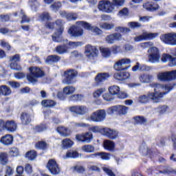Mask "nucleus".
Returning a JSON list of instances; mask_svg holds the SVG:
<instances>
[{
	"instance_id": "nucleus-1",
	"label": "nucleus",
	"mask_w": 176,
	"mask_h": 176,
	"mask_svg": "<svg viewBox=\"0 0 176 176\" xmlns=\"http://www.w3.org/2000/svg\"><path fill=\"white\" fill-rule=\"evenodd\" d=\"M150 87L154 89L153 92H148L147 95H142L139 96L138 102L141 104H146L151 100L154 104H159L162 102V98L171 91L174 87L170 84L162 85L157 82H151L149 84Z\"/></svg>"
},
{
	"instance_id": "nucleus-2",
	"label": "nucleus",
	"mask_w": 176,
	"mask_h": 176,
	"mask_svg": "<svg viewBox=\"0 0 176 176\" xmlns=\"http://www.w3.org/2000/svg\"><path fill=\"white\" fill-rule=\"evenodd\" d=\"M45 27L46 28H49V30L57 28L52 35V41L54 42H63L61 37L63 32H64V23H63V20L57 19L55 22H48L45 24Z\"/></svg>"
},
{
	"instance_id": "nucleus-3",
	"label": "nucleus",
	"mask_w": 176,
	"mask_h": 176,
	"mask_svg": "<svg viewBox=\"0 0 176 176\" xmlns=\"http://www.w3.org/2000/svg\"><path fill=\"white\" fill-rule=\"evenodd\" d=\"M140 47H142V49H148V47H150L148 50V61H150V63L155 64L160 61V52L157 47H152L153 46V43L152 42L142 43L140 44Z\"/></svg>"
},
{
	"instance_id": "nucleus-4",
	"label": "nucleus",
	"mask_w": 176,
	"mask_h": 176,
	"mask_svg": "<svg viewBox=\"0 0 176 176\" xmlns=\"http://www.w3.org/2000/svg\"><path fill=\"white\" fill-rule=\"evenodd\" d=\"M45 76V72L41 68L36 67H30V73L27 74V79L31 83L38 82V78Z\"/></svg>"
},
{
	"instance_id": "nucleus-5",
	"label": "nucleus",
	"mask_w": 176,
	"mask_h": 176,
	"mask_svg": "<svg viewBox=\"0 0 176 176\" xmlns=\"http://www.w3.org/2000/svg\"><path fill=\"white\" fill-rule=\"evenodd\" d=\"M105 118H107V112L105 110L99 109L92 113L88 120H91V122H104Z\"/></svg>"
},
{
	"instance_id": "nucleus-6",
	"label": "nucleus",
	"mask_w": 176,
	"mask_h": 176,
	"mask_svg": "<svg viewBox=\"0 0 176 176\" xmlns=\"http://www.w3.org/2000/svg\"><path fill=\"white\" fill-rule=\"evenodd\" d=\"M127 112H129V107L123 105H116L111 107L107 109V113L109 115H113V113H116L117 115H127Z\"/></svg>"
},
{
	"instance_id": "nucleus-7",
	"label": "nucleus",
	"mask_w": 176,
	"mask_h": 176,
	"mask_svg": "<svg viewBox=\"0 0 176 176\" xmlns=\"http://www.w3.org/2000/svg\"><path fill=\"white\" fill-rule=\"evenodd\" d=\"M157 78L162 82H171L176 79V70L164 72L157 74Z\"/></svg>"
},
{
	"instance_id": "nucleus-8",
	"label": "nucleus",
	"mask_w": 176,
	"mask_h": 176,
	"mask_svg": "<svg viewBox=\"0 0 176 176\" xmlns=\"http://www.w3.org/2000/svg\"><path fill=\"white\" fill-rule=\"evenodd\" d=\"M162 42L166 45H170L171 46H176V33L170 32L162 34L160 36Z\"/></svg>"
},
{
	"instance_id": "nucleus-9",
	"label": "nucleus",
	"mask_w": 176,
	"mask_h": 176,
	"mask_svg": "<svg viewBox=\"0 0 176 176\" xmlns=\"http://www.w3.org/2000/svg\"><path fill=\"white\" fill-rule=\"evenodd\" d=\"M98 9L101 12L112 13L115 10V7H113V3L109 0H101L98 3Z\"/></svg>"
},
{
	"instance_id": "nucleus-10",
	"label": "nucleus",
	"mask_w": 176,
	"mask_h": 176,
	"mask_svg": "<svg viewBox=\"0 0 176 176\" xmlns=\"http://www.w3.org/2000/svg\"><path fill=\"white\" fill-rule=\"evenodd\" d=\"M131 63V60L130 58H122L117 62L115 63L113 68L116 71H126V69H129L130 65L126 66L129 64Z\"/></svg>"
},
{
	"instance_id": "nucleus-11",
	"label": "nucleus",
	"mask_w": 176,
	"mask_h": 176,
	"mask_svg": "<svg viewBox=\"0 0 176 176\" xmlns=\"http://www.w3.org/2000/svg\"><path fill=\"white\" fill-rule=\"evenodd\" d=\"M81 27H83V25H79L78 22H76V25H73L69 28L68 34L74 38L82 36V35H83V30Z\"/></svg>"
},
{
	"instance_id": "nucleus-12",
	"label": "nucleus",
	"mask_w": 176,
	"mask_h": 176,
	"mask_svg": "<svg viewBox=\"0 0 176 176\" xmlns=\"http://www.w3.org/2000/svg\"><path fill=\"white\" fill-rule=\"evenodd\" d=\"M78 75V72L76 70L74 69H69L67 71H65L64 72V76L65 78L63 80V83H65V85H72L74 83V79L76 78V76Z\"/></svg>"
},
{
	"instance_id": "nucleus-13",
	"label": "nucleus",
	"mask_w": 176,
	"mask_h": 176,
	"mask_svg": "<svg viewBox=\"0 0 176 176\" xmlns=\"http://www.w3.org/2000/svg\"><path fill=\"white\" fill-rule=\"evenodd\" d=\"M78 25H82L83 28L88 30V31H91L95 35H101L102 34V30L96 26H91V25L87 22L83 21H77Z\"/></svg>"
},
{
	"instance_id": "nucleus-14",
	"label": "nucleus",
	"mask_w": 176,
	"mask_h": 176,
	"mask_svg": "<svg viewBox=\"0 0 176 176\" xmlns=\"http://www.w3.org/2000/svg\"><path fill=\"white\" fill-rule=\"evenodd\" d=\"M85 56L89 60H94L95 57L98 56V49L95 46L88 45L85 47Z\"/></svg>"
},
{
	"instance_id": "nucleus-15",
	"label": "nucleus",
	"mask_w": 176,
	"mask_h": 176,
	"mask_svg": "<svg viewBox=\"0 0 176 176\" xmlns=\"http://www.w3.org/2000/svg\"><path fill=\"white\" fill-rule=\"evenodd\" d=\"M47 168L52 175H58L60 174V166H58V164L54 160H50L48 161Z\"/></svg>"
},
{
	"instance_id": "nucleus-16",
	"label": "nucleus",
	"mask_w": 176,
	"mask_h": 176,
	"mask_svg": "<svg viewBox=\"0 0 176 176\" xmlns=\"http://www.w3.org/2000/svg\"><path fill=\"white\" fill-rule=\"evenodd\" d=\"M69 111L76 115H86L89 112V108L86 106H72Z\"/></svg>"
},
{
	"instance_id": "nucleus-17",
	"label": "nucleus",
	"mask_w": 176,
	"mask_h": 176,
	"mask_svg": "<svg viewBox=\"0 0 176 176\" xmlns=\"http://www.w3.org/2000/svg\"><path fill=\"white\" fill-rule=\"evenodd\" d=\"M110 76L111 75H109V73H98L95 77L96 86H101V85H102L105 80H108V79H109Z\"/></svg>"
},
{
	"instance_id": "nucleus-18",
	"label": "nucleus",
	"mask_w": 176,
	"mask_h": 176,
	"mask_svg": "<svg viewBox=\"0 0 176 176\" xmlns=\"http://www.w3.org/2000/svg\"><path fill=\"white\" fill-rule=\"evenodd\" d=\"M93 138V133H91V132H87L82 135H76V140H77V141L87 142V144H89V142H91Z\"/></svg>"
},
{
	"instance_id": "nucleus-19",
	"label": "nucleus",
	"mask_w": 176,
	"mask_h": 176,
	"mask_svg": "<svg viewBox=\"0 0 176 176\" xmlns=\"http://www.w3.org/2000/svg\"><path fill=\"white\" fill-rule=\"evenodd\" d=\"M154 38H156V34L144 32L140 36L135 37L134 41L135 42H141V41H148L154 39Z\"/></svg>"
},
{
	"instance_id": "nucleus-20",
	"label": "nucleus",
	"mask_w": 176,
	"mask_h": 176,
	"mask_svg": "<svg viewBox=\"0 0 176 176\" xmlns=\"http://www.w3.org/2000/svg\"><path fill=\"white\" fill-rule=\"evenodd\" d=\"M154 38H156V34L144 32L140 36L135 37L134 41L135 42H141V41H148L154 39Z\"/></svg>"
},
{
	"instance_id": "nucleus-21",
	"label": "nucleus",
	"mask_w": 176,
	"mask_h": 176,
	"mask_svg": "<svg viewBox=\"0 0 176 176\" xmlns=\"http://www.w3.org/2000/svg\"><path fill=\"white\" fill-rule=\"evenodd\" d=\"M102 132L104 133V135L110 140H116V138H118V135H119L118 131L109 128H104L102 129Z\"/></svg>"
},
{
	"instance_id": "nucleus-22",
	"label": "nucleus",
	"mask_w": 176,
	"mask_h": 176,
	"mask_svg": "<svg viewBox=\"0 0 176 176\" xmlns=\"http://www.w3.org/2000/svg\"><path fill=\"white\" fill-rule=\"evenodd\" d=\"M105 41L107 43L112 45L115 43V41H122V34L120 33H113L107 36Z\"/></svg>"
},
{
	"instance_id": "nucleus-23",
	"label": "nucleus",
	"mask_w": 176,
	"mask_h": 176,
	"mask_svg": "<svg viewBox=\"0 0 176 176\" xmlns=\"http://www.w3.org/2000/svg\"><path fill=\"white\" fill-rule=\"evenodd\" d=\"M139 80L141 83H151L153 80V76L148 74H142L139 76Z\"/></svg>"
},
{
	"instance_id": "nucleus-24",
	"label": "nucleus",
	"mask_w": 176,
	"mask_h": 176,
	"mask_svg": "<svg viewBox=\"0 0 176 176\" xmlns=\"http://www.w3.org/2000/svg\"><path fill=\"white\" fill-rule=\"evenodd\" d=\"M6 129L8 131H10L11 133H14L16 131L17 129V124L13 120H8L6 122Z\"/></svg>"
},
{
	"instance_id": "nucleus-25",
	"label": "nucleus",
	"mask_w": 176,
	"mask_h": 176,
	"mask_svg": "<svg viewBox=\"0 0 176 176\" xmlns=\"http://www.w3.org/2000/svg\"><path fill=\"white\" fill-rule=\"evenodd\" d=\"M113 77L114 79H116L117 80H126V79H129V78H130V73L126 72L116 73Z\"/></svg>"
},
{
	"instance_id": "nucleus-26",
	"label": "nucleus",
	"mask_w": 176,
	"mask_h": 176,
	"mask_svg": "<svg viewBox=\"0 0 176 176\" xmlns=\"http://www.w3.org/2000/svg\"><path fill=\"white\" fill-rule=\"evenodd\" d=\"M12 94V89L7 85L0 86V96H4V97H8Z\"/></svg>"
},
{
	"instance_id": "nucleus-27",
	"label": "nucleus",
	"mask_w": 176,
	"mask_h": 176,
	"mask_svg": "<svg viewBox=\"0 0 176 176\" xmlns=\"http://www.w3.org/2000/svg\"><path fill=\"white\" fill-rule=\"evenodd\" d=\"M22 124L27 125L31 123V115L28 113H22L21 114V118Z\"/></svg>"
},
{
	"instance_id": "nucleus-28",
	"label": "nucleus",
	"mask_w": 176,
	"mask_h": 176,
	"mask_svg": "<svg viewBox=\"0 0 176 176\" xmlns=\"http://www.w3.org/2000/svg\"><path fill=\"white\" fill-rule=\"evenodd\" d=\"M0 142L3 144V145H10L13 142V136H12V135H6L1 137Z\"/></svg>"
},
{
	"instance_id": "nucleus-29",
	"label": "nucleus",
	"mask_w": 176,
	"mask_h": 176,
	"mask_svg": "<svg viewBox=\"0 0 176 176\" xmlns=\"http://www.w3.org/2000/svg\"><path fill=\"white\" fill-rule=\"evenodd\" d=\"M29 5L32 12H38L39 10V6H41V3L38 0H29Z\"/></svg>"
},
{
	"instance_id": "nucleus-30",
	"label": "nucleus",
	"mask_w": 176,
	"mask_h": 176,
	"mask_svg": "<svg viewBox=\"0 0 176 176\" xmlns=\"http://www.w3.org/2000/svg\"><path fill=\"white\" fill-rule=\"evenodd\" d=\"M57 131L62 137H68L71 134V130L64 126H59L57 128Z\"/></svg>"
},
{
	"instance_id": "nucleus-31",
	"label": "nucleus",
	"mask_w": 176,
	"mask_h": 176,
	"mask_svg": "<svg viewBox=\"0 0 176 176\" xmlns=\"http://www.w3.org/2000/svg\"><path fill=\"white\" fill-rule=\"evenodd\" d=\"M103 146L107 151H113L115 149V142L112 140H104Z\"/></svg>"
},
{
	"instance_id": "nucleus-32",
	"label": "nucleus",
	"mask_w": 176,
	"mask_h": 176,
	"mask_svg": "<svg viewBox=\"0 0 176 176\" xmlns=\"http://www.w3.org/2000/svg\"><path fill=\"white\" fill-rule=\"evenodd\" d=\"M143 8L146 9V10H149L150 12H153L154 10H157L159 9V5L157 4H153L148 2L144 4H143Z\"/></svg>"
},
{
	"instance_id": "nucleus-33",
	"label": "nucleus",
	"mask_w": 176,
	"mask_h": 176,
	"mask_svg": "<svg viewBox=\"0 0 176 176\" xmlns=\"http://www.w3.org/2000/svg\"><path fill=\"white\" fill-rule=\"evenodd\" d=\"M55 51L58 54H64L68 52V46H67V45H58Z\"/></svg>"
},
{
	"instance_id": "nucleus-34",
	"label": "nucleus",
	"mask_w": 176,
	"mask_h": 176,
	"mask_svg": "<svg viewBox=\"0 0 176 176\" xmlns=\"http://www.w3.org/2000/svg\"><path fill=\"white\" fill-rule=\"evenodd\" d=\"M100 156L102 160H109L111 159V154L107 153H96L91 155V157H96Z\"/></svg>"
},
{
	"instance_id": "nucleus-35",
	"label": "nucleus",
	"mask_w": 176,
	"mask_h": 176,
	"mask_svg": "<svg viewBox=\"0 0 176 176\" xmlns=\"http://www.w3.org/2000/svg\"><path fill=\"white\" fill-rule=\"evenodd\" d=\"M9 162V156L6 153H0V163L3 166H6Z\"/></svg>"
},
{
	"instance_id": "nucleus-36",
	"label": "nucleus",
	"mask_w": 176,
	"mask_h": 176,
	"mask_svg": "<svg viewBox=\"0 0 176 176\" xmlns=\"http://www.w3.org/2000/svg\"><path fill=\"white\" fill-rule=\"evenodd\" d=\"M74 145V142L70 139L66 138L62 140V148L63 149H68Z\"/></svg>"
},
{
	"instance_id": "nucleus-37",
	"label": "nucleus",
	"mask_w": 176,
	"mask_h": 176,
	"mask_svg": "<svg viewBox=\"0 0 176 176\" xmlns=\"http://www.w3.org/2000/svg\"><path fill=\"white\" fill-rule=\"evenodd\" d=\"M41 104L43 107H45V108H50L56 105V102L52 100H44L41 102Z\"/></svg>"
},
{
	"instance_id": "nucleus-38",
	"label": "nucleus",
	"mask_w": 176,
	"mask_h": 176,
	"mask_svg": "<svg viewBox=\"0 0 176 176\" xmlns=\"http://www.w3.org/2000/svg\"><path fill=\"white\" fill-rule=\"evenodd\" d=\"M25 157L28 158V160H35L36 158V151L34 150L28 151L25 154Z\"/></svg>"
},
{
	"instance_id": "nucleus-39",
	"label": "nucleus",
	"mask_w": 176,
	"mask_h": 176,
	"mask_svg": "<svg viewBox=\"0 0 176 176\" xmlns=\"http://www.w3.org/2000/svg\"><path fill=\"white\" fill-rule=\"evenodd\" d=\"M61 60V57L57 55H51L47 58V63H58Z\"/></svg>"
},
{
	"instance_id": "nucleus-40",
	"label": "nucleus",
	"mask_w": 176,
	"mask_h": 176,
	"mask_svg": "<svg viewBox=\"0 0 176 176\" xmlns=\"http://www.w3.org/2000/svg\"><path fill=\"white\" fill-rule=\"evenodd\" d=\"M109 93L113 96H116V94H119V91H120V88L118 85H113L109 88Z\"/></svg>"
},
{
	"instance_id": "nucleus-41",
	"label": "nucleus",
	"mask_w": 176,
	"mask_h": 176,
	"mask_svg": "<svg viewBox=\"0 0 176 176\" xmlns=\"http://www.w3.org/2000/svg\"><path fill=\"white\" fill-rule=\"evenodd\" d=\"M134 120L135 124H145L146 123V118L142 116H136L134 117Z\"/></svg>"
},
{
	"instance_id": "nucleus-42",
	"label": "nucleus",
	"mask_w": 176,
	"mask_h": 176,
	"mask_svg": "<svg viewBox=\"0 0 176 176\" xmlns=\"http://www.w3.org/2000/svg\"><path fill=\"white\" fill-rule=\"evenodd\" d=\"M140 152L143 156H146L149 153V148L145 144H142L140 147Z\"/></svg>"
},
{
	"instance_id": "nucleus-43",
	"label": "nucleus",
	"mask_w": 176,
	"mask_h": 176,
	"mask_svg": "<svg viewBox=\"0 0 176 176\" xmlns=\"http://www.w3.org/2000/svg\"><path fill=\"white\" fill-rule=\"evenodd\" d=\"M75 87L72 86H67L63 89V93L67 96H69V94H73V93H75Z\"/></svg>"
},
{
	"instance_id": "nucleus-44",
	"label": "nucleus",
	"mask_w": 176,
	"mask_h": 176,
	"mask_svg": "<svg viewBox=\"0 0 176 176\" xmlns=\"http://www.w3.org/2000/svg\"><path fill=\"white\" fill-rule=\"evenodd\" d=\"M39 19H41L42 21H49L52 20V16L49 12H43L40 14Z\"/></svg>"
},
{
	"instance_id": "nucleus-45",
	"label": "nucleus",
	"mask_w": 176,
	"mask_h": 176,
	"mask_svg": "<svg viewBox=\"0 0 176 176\" xmlns=\"http://www.w3.org/2000/svg\"><path fill=\"white\" fill-rule=\"evenodd\" d=\"M82 150L87 153H92V152H94V146L90 144L84 145L82 146Z\"/></svg>"
},
{
	"instance_id": "nucleus-46",
	"label": "nucleus",
	"mask_w": 176,
	"mask_h": 176,
	"mask_svg": "<svg viewBox=\"0 0 176 176\" xmlns=\"http://www.w3.org/2000/svg\"><path fill=\"white\" fill-rule=\"evenodd\" d=\"M102 170L105 174H107L108 176H116V175L112 171V169L109 168L108 166H102Z\"/></svg>"
},
{
	"instance_id": "nucleus-47",
	"label": "nucleus",
	"mask_w": 176,
	"mask_h": 176,
	"mask_svg": "<svg viewBox=\"0 0 176 176\" xmlns=\"http://www.w3.org/2000/svg\"><path fill=\"white\" fill-rule=\"evenodd\" d=\"M102 56L105 58L111 56V50L109 48H100Z\"/></svg>"
},
{
	"instance_id": "nucleus-48",
	"label": "nucleus",
	"mask_w": 176,
	"mask_h": 176,
	"mask_svg": "<svg viewBox=\"0 0 176 176\" xmlns=\"http://www.w3.org/2000/svg\"><path fill=\"white\" fill-rule=\"evenodd\" d=\"M128 27L132 28V30H134L135 28H141V27H142V25H141V23H140L139 22H129L128 23Z\"/></svg>"
},
{
	"instance_id": "nucleus-49",
	"label": "nucleus",
	"mask_w": 176,
	"mask_h": 176,
	"mask_svg": "<svg viewBox=\"0 0 176 176\" xmlns=\"http://www.w3.org/2000/svg\"><path fill=\"white\" fill-rule=\"evenodd\" d=\"M102 93H105L104 88H100V89H97L96 91H95L94 92V98H98L100 97V96H101V94H102Z\"/></svg>"
},
{
	"instance_id": "nucleus-50",
	"label": "nucleus",
	"mask_w": 176,
	"mask_h": 176,
	"mask_svg": "<svg viewBox=\"0 0 176 176\" xmlns=\"http://www.w3.org/2000/svg\"><path fill=\"white\" fill-rule=\"evenodd\" d=\"M46 129H47L46 125L41 124L35 126L34 128V130L35 131L36 133H42V131H45Z\"/></svg>"
},
{
	"instance_id": "nucleus-51",
	"label": "nucleus",
	"mask_w": 176,
	"mask_h": 176,
	"mask_svg": "<svg viewBox=\"0 0 176 176\" xmlns=\"http://www.w3.org/2000/svg\"><path fill=\"white\" fill-rule=\"evenodd\" d=\"M116 31L117 32H122V34H127L130 32L131 30L129 28L117 27L116 28Z\"/></svg>"
},
{
	"instance_id": "nucleus-52",
	"label": "nucleus",
	"mask_w": 176,
	"mask_h": 176,
	"mask_svg": "<svg viewBox=\"0 0 176 176\" xmlns=\"http://www.w3.org/2000/svg\"><path fill=\"white\" fill-rule=\"evenodd\" d=\"M129 8H124L119 11L118 16H120L121 17H127V16H129Z\"/></svg>"
},
{
	"instance_id": "nucleus-53",
	"label": "nucleus",
	"mask_w": 176,
	"mask_h": 176,
	"mask_svg": "<svg viewBox=\"0 0 176 176\" xmlns=\"http://www.w3.org/2000/svg\"><path fill=\"white\" fill-rule=\"evenodd\" d=\"M10 67L11 69H14V71H21V66L17 64L16 62H12Z\"/></svg>"
},
{
	"instance_id": "nucleus-54",
	"label": "nucleus",
	"mask_w": 176,
	"mask_h": 176,
	"mask_svg": "<svg viewBox=\"0 0 176 176\" xmlns=\"http://www.w3.org/2000/svg\"><path fill=\"white\" fill-rule=\"evenodd\" d=\"M60 8H61V3L60 2L54 3L50 6V9L53 10V12H57Z\"/></svg>"
},
{
	"instance_id": "nucleus-55",
	"label": "nucleus",
	"mask_w": 176,
	"mask_h": 176,
	"mask_svg": "<svg viewBox=\"0 0 176 176\" xmlns=\"http://www.w3.org/2000/svg\"><path fill=\"white\" fill-rule=\"evenodd\" d=\"M112 3H113V8H115V6H116L117 8H119L124 5V0H113Z\"/></svg>"
},
{
	"instance_id": "nucleus-56",
	"label": "nucleus",
	"mask_w": 176,
	"mask_h": 176,
	"mask_svg": "<svg viewBox=\"0 0 176 176\" xmlns=\"http://www.w3.org/2000/svg\"><path fill=\"white\" fill-rule=\"evenodd\" d=\"M66 157H72L76 159V157H79V154L76 151H68L66 153Z\"/></svg>"
},
{
	"instance_id": "nucleus-57",
	"label": "nucleus",
	"mask_w": 176,
	"mask_h": 176,
	"mask_svg": "<svg viewBox=\"0 0 176 176\" xmlns=\"http://www.w3.org/2000/svg\"><path fill=\"white\" fill-rule=\"evenodd\" d=\"M100 27L101 28H104V30H112L115 28V24L104 23L102 25H100Z\"/></svg>"
},
{
	"instance_id": "nucleus-58",
	"label": "nucleus",
	"mask_w": 176,
	"mask_h": 176,
	"mask_svg": "<svg viewBox=\"0 0 176 176\" xmlns=\"http://www.w3.org/2000/svg\"><path fill=\"white\" fill-rule=\"evenodd\" d=\"M8 86H10L12 89H19L20 87V83L16 81H8L7 82Z\"/></svg>"
},
{
	"instance_id": "nucleus-59",
	"label": "nucleus",
	"mask_w": 176,
	"mask_h": 176,
	"mask_svg": "<svg viewBox=\"0 0 176 176\" xmlns=\"http://www.w3.org/2000/svg\"><path fill=\"white\" fill-rule=\"evenodd\" d=\"M21 17L22 19V20L21 21V24H23V23H29L30 18H28V16H27V15L25 14V13L24 12H23V10L21 11Z\"/></svg>"
},
{
	"instance_id": "nucleus-60",
	"label": "nucleus",
	"mask_w": 176,
	"mask_h": 176,
	"mask_svg": "<svg viewBox=\"0 0 176 176\" xmlns=\"http://www.w3.org/2000/svg\"><path fill=\"white\" fill-rule=\"evenodd\" d=\"M67 20H76L78 19V14L74 12L67 13Z\"/></svg>"
},
{
	"instance_id": "nucleus-61",
	"label": "nucleus",
	"mask_w": 176,
	"mask_h": 176,
	"mask_svg": "<svg viewBox=\"0 0 176 176\" xmlns=\"http://www.w3.org/2000/svg\"><path fill=\"white\" fill-rule=\"evenodd\" d=\"M47 144L45 142H38L36 144L37 149H46Z\"/></svg>"
},
{
	"instance_id": "nucleus-62",
	"label": "nucleus",
	"mask_w": 176,
	"mask_h": 176,
	"mask_svg": "<svg viewBox=\"0 0 176 176\" xmlns=\"http://www.w3.org/2000/svg\"><path fill=\"white\" fill-rule=\"evenodd\" d=\"M9 153H10V156L16 157L19 155V148H17L16 147L12 148L10 150Z\"/></svg>"
},
{
	"instance_id": "nucleus-63",
	"label": "nucleus",
	"mask_w": 176,
	"mask_h": 176,
	"mask_svg": "<svg viewBox=\"0 0 176 176\" xmlns=\"http://www.w3.org/2000/svg\"><path fill=\"white\" fill-rule=\"evenodd\" d=\"M102 98L105 100V101H112V100H113V95H112V94H104L102 96Z\"/></svg>"
},
{
	"instance_id": "nucleus-64",
	"label": "nucleus",
	"mask_w": 176,
	"mask_h": 176,
	"mask_svg": "<svg viewBox=\"0 0 176 176\" xmlns=\"http://www.w3.org/2000/svg\"><path fill=\"white\" fill-rule=\"evenodd\" d=\"M170 140L173 142V148L176 151V135L174 133H172L170 135Z\"/></svg>"
}]
</instances>
